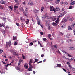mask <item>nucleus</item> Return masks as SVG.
I'll use <instances>...</instances> for the list:
<instances>
[{"instance_id":"obj_1","label":"nucleus","mask_w":75,"mask_h":75,"mask_svg":"<svg viewBox=\"0 0 75 75\" xmlns=\"http://www.w3.org/2000/svg\"><path fill=\"white\" fill-rule=\"evenodd\" d=\"M11 45V41H8V42L6 43V46L8 47V46H9V47H10Z\"/></svg>"},{"instance_id":"obj_2","label":"nucleus","mask_w":75,"mask_h":75,"mask_svg":"<svg viewBox=\"0 0 75 75\" xmlns=\"http://www.w3.org/2000/svg\"><path fill=\"white\" fill-rule=\"evenodd\" d=\"M24 67L25 69H28V64L27 63H25V64L24 65Z\"/></svg>"},{"instance_id":"obj_3","label":"nucleus","mask_w":75,"mask_h":75,"mask_svg":"<svg viewBox=\"0 0 75 75\" xmlns=\"http://www.w3.org/2000/svg\"><path fill=\"white\" fill-rule=\"evenodd\" d=\"M66 12L64 11L62 13H61V14L60 15V17H62L64 16V15L66 14Z\"/></svg>"},{"instance_id":"obj_4","label":"nucleus","mask_w":75,"mask_h":75,"mask_svg":"<svg viewBox=\"0 0 75 75\" xmlns=\"http://www.w3.org/2000/svg\"><path fill=\"white\" fill-rule=\"evenodd\" d=\"M0 3H1V4H4L6 3V1H4L1 0L0 1Z\"/></svg>"},{"instance_id":"obj_5","label":"nucleus","mask_w":75,"mask_h":75,"mask_svg":"<svg viewBox=\"0 0 75 75\" xmlns=\"http://www.w3.org/2000/svg\"><path fill=\"white\" fill-rule=\"evenodd\" d=\"M53 8H54L53 7V6H50V10L51 11H53Z\"/></svg>"},{"instance_id":"obj_6","label":"nucleus","mask_w":75,"mask_h":75,"mask_svg":"<svg viewBox=\"0 0 75 75\" xmlns=\"http://www.w3.org/2000/svg\"><path fill=\"white\" fill-rule=\"evenodd\" d=\"M18 8V6H17L16 5H15L14 6V10H17V8Z\"/></svg>"},{"instance_id":"obj_7","label":"nucleus","mask_w":75,"mask_h":75,"mask_svg":"<svg viewBox=\"0 0 75 75\" xmlns=\"http://www.w3.org/2000/svg\"><path fill=\"white\" fill-rule=\"evenodd\" d=\"M56 67L57 68H60L61 67V64H57L56 66Z\"/></svg>"},{"instance_id":"obj_8","label":"nucleus","mask_w":75,"mask_h":75,"mask_svg":"<svg viewBox=\"0 0 75 75\" xmlns=\"http://www.w3.org/2000/svg\"><path fill=\"white\" fill-rule=\"evenodd\" d=\"M69 49L70 50H75V48H74V47H69Z\"/></svg>"},{"instance_id":"obj_9","label":"nucleus","mask_w":75,"mask_h":75,"mask_svg":"<svg viewBox=\"0 0 75 75\" xmlns=\"http://www.w3.org/2000/svg\"><path fill=\"white\" fill-rule=\"evenodd\" d=\"M14 55H18V54L17 53H16V52H14L13 53H11Z\"/></svg>"},{"instance_id":"obj_10","label":"nucleus","mask_w":75,"mask_h":75,"mask_svg":"<svg viewBox=\"0 0 75 75\" xmlns=\"http://www.w3.org/2000/svg\"><path fill=\"white\" fill-rule=\"evenodd\" d=\"M67 29H68V30H72V28L70 26H69L68 28H67Z\"/></svg>"},{"instance_id":"obj_11","label":"nucleus","mask_w":75,"mask_h":75,"mask_svg":"<svg viewBox=\"0 0 75 75\" xmlns=\"http://www.w3.org/2000/svg\"><path fill=\"white\" fill-rule=\"evenodd\" d=\"M59 19H57V20H56V21H55V22H56V23L57 24H59Z\"/></svg>"},{"instance_id":"obj_12","label":"nucleus","mask_w":75,"mask_h":75,"mask_svg":"<svg viewBox=\"0 0 75 75\" xmlns=\"http://www.w3.org/2000/svg\"><path fill=\"white\" fill-rule=\"evenodd\" d=\"M57 23H55L54 22H53V23H52V25H53V26H56L57 25Z\"/></svg>"},{"instance_id":"obj_13","label":"nucleus","mask_w":75,"mask_h":75,"mask_svg":"<svg viewBox=\"0 0 75 75\" xmlns=\"http://www.w3.org/2000/svg\"><path fill=\"white\" fill-rule=\"evenodd\" d=\"M38 10H37L36 9L33 10V12H34V13H38Z\"/></svg>"},{"instance_id":"obj_14","label":"nucleus","mask_w":75,"mask_h":75,"mask_svg":"<svg viewBox=\"0 0 75 75\" xmlns=\"http://www.w3.org/2000/svg\"><path fill=\"white\" fill-rule=\"evenodd\" d=\"M15 13H16V15L19 14V13L18 11L17 10H16V11Z\"/></svg>"},{"instance_id":"obj_15","label":"nucleus","mask_w":75,"mask_h":75,"mask_svg":"<svg viewBox=\"0 0 75 75\" xmlns=\"http://www.w3.org/2000/svg\"><path fill=\"white\" fill-rule=\"evenodd\" d=\"M66 21H67V19H64V20H63L62 21V23H64L66 22Z\"/></svg>"},{"instance_id":"obj_16","label":"nucleus","mask_w":75,"mask_h":75,"mask_svg":"<svg viewBox=\"0 0 75 75\" xmlns=\"http://www.w3.org/2000/svg\"><path fill=\"white\" fill-rule=\"evenodd\" d=\"M55 10H56V11H60V9L58 7L56 8V9H55Z\"/></svg>"},{"instance_id":"obj_17","label":"nucleus","mask_w":75,"mask_h":75,"mask_svg":"<svg viewBox=\"0 0 75 75\" xmlns=\"http://www.w3.org/2000/svg\"><path fill=\"white\" fill-rule=\"evenodd\" d=\"M72 72L73 73H75V68H72Z\"/></svg>"},{"instance_id":"obj_18","label":"nucleus","mask_w":75,"mask_h":75,"mask_svg":"<svg viewBox=\"0 0 75 75\" xmlns=\"http://www.w3.org/2000/svg\"><path fill=\"white\" fill-rule=\"evenodd\" d=\"M38 60V59H35V62H33V63H35V62H37Z\"/></svg>"},{"instance_id":"obj_19","label":"nucleus","mask_w":75,"mask_h":75,"mask_svg":"<svg viewBox=\"0 0 75 75\" xmlns=\"http://www.w3.org/2000/svg\"><path fill=\"white\" fill-rule=\"evenodd\" d=\"M75 25V22H74L73 23H72V27L74 28Z\"/></svg>"},{"instance_id":"obj_20","label":"nucleus","mask_w":75,"mask_h":75,"mask_svg":"<svg viewBox=\"0 0 75 75\" xmlns=\"http://www.w3.org/2000/svg\"><path fill=\"white\" fill-rule=\"evenodd\" d=\"M32 63V60H30V61L29 62V65H31V63Z\"/></svg>"},{"instance_id":"obj_21","label":"nucleus","mask_w":75,"mask_h":75,"mask_svg":"<svg viewBox=\"0 0 75 75\" xmlns=\"http://www.w3.org/2000/svg\"><path fill=\"white\" fill-rule=\"evenodd\" d=\"M16 38H17L16 37H14V36H13V40H16Z\"/></svg>"},{"instance_id":"obj_22","label":"nucleus","mask_w":75,"mask_h":75,"mask_svg":"<svg viewBox=\"0 0 75 75\" xmlns=\"http://www.w3.org/2000/svg\"><path fill=\"white\" fill-rule=\"evenodd\" d=\"M0 9L1 10L3 9V6L2 5H0Z\"/></svg>"},{"instance_id":"obj_23","label":"nucleus","mask_w":75,"mask_h":75,"mask_svg":"<svg viewBox=\"0 0 75 75\" xmlns=\"http://www.w3.org/2000/svg\"><path fill=\"white\" fill-rule=\"evenodd\" d=\"M43 10H44V7H42L41 8V12H42Z\"/></svg>"},{"instance_id":"obj_24","label":"nucleus","mask_w":75,"mask_h":75,"mask_svg":"<svg viewBox=\"0 0 75 75\" xmlns=\"http://www.w3.org/2000/svg\"><path fill=\"white\" fill-rule=\"evenodd\" d=\"M56 1H57V2H56V4H58L60 1V0H56Z\"/></svg>"},{"instance_id":"obj_25","label":"nucleus","mask_w":75,"mask_h":75,"mask_svg":"<svg viewBox=\"0 0 75 75\" xmlns=\"http://www.w3.org/2000/svg\"><path fill=\"white\" fill-rule=\"evenodd\" d=\"M29 68H30L32 69L33 68L32 66L31 65H29Z\"/></svg>"},{"instance_id":"obj_26","label":"nucleus","mask_w":75,"mask_h":75,"mask_svg":"<svg viewBox=\"0 0 75 75\" xmlns=\"http://www.w3.org/2000/svg\"><path fill=\"white\" fill-rule=\"evenodd\" d=\"M38 25H40V20H38Z\"/></svg>"},{"instance_id":"obj_27","label":"nucleus","mask_w":75,"mask_h":75,"mask_svg":"<svg viewBox=\"0 0 75 75\" xmlns=\"http://www.w3.org/2000/svg\"><path fill=\"white\" fill-rule=\"evenodd\" d=\"M28 21H26V25H27L28 24V23H29V21L28 19H27Z\"/></svg>"},{"instance_id":"obj_28","label":"nucleus","mask_w":75,"mask_h":75,"mask_svg":"<svg viewBox=\"0 0 75 75\" xmlns=\"http://www.w3.org/2000/svg\"><path fill=\"white\" fill-rule=\"evenodd\" d=\"M25 12L28 11V8H25Z\"/></svg>"},{"instance_id":"obj_29","label":"nucleus","mask_w":75,"mask_h":75,"mask_svg":"<svg viewBox=\"0 0 75 75\" xmlns=\"http://www.w3.org/2000/svg\"><path fill=\"white\" fill-rule=\"evenodd\" d=\"M66 59H67V61H68L69 62H71L72 61L71 60V59H70L67 58Z\"/></svg>"},{"instance_id":"obj_30","label":"nucleus","mask_w":75,"mask_h":75,"mask_svg":"<svg viewBox=\"0 0 75 75\" xmlns=\"http://www.w3.org/2000/svg\"><path fill=\"white\" fill-rule=\"evenodd\" d=\"M10 52H11V53H13V52H14V50H11L10 51Z\"/></svg>"},{"instance_id":"obj_31","label":"nucleus","mask_w":75,"mask_h":75,"mask_svg":"<svg viewBox=\"0 0 75 75\" xmlns=\"http://www.w3.org/2000/svg\"><path fill=\"white\" fill-rule=\"evenodd\" d=\"M8 8H10V10H11L12 11V8H11V6H8Z\"/></svg>"},{"instance_id":"obj_32","label":"nucleus","mask_w":75,"mask_h":75,"mask_svg":"<svg viewBox=\"0 0 75 75\" xmlns=\"http://www.w3.org/2000/svg\"><path fill=\"white\" fill-rule=\"evenodd\" d=\"M71 59V61L74 60V62H75V59H74L71 58V59Z\"/></svg>"},{"instance_id":"obj_33","label":"nucleus","mask_w":75,"mask_h":75,"mask_svg":"<svg viewBox=\"0 0 75 75\" xmlns=\"http://www.w3.org/2000/svg\"><path fill=\"white\" fill-rule=\"evenodd\" d=\"M42 62V61H40V62H37V64H39L40 63H41Z\"/></svg>"},{"instance_id":"obj_34","label":"nucleus","mask_w":75,"mask_h":75,"mask_svg":"<svg viewBox=\"0 0 75 75\" xmlns=\"http://www.w3.org/2000/svg\"><path fill=\"white\" fill-rule=\"evenodd\" d=\"M52 28V27L50 26L48 27V30H49L50 29Z\"/></svg>"},{"instance_id":"obj_35","label":"nucleus","mask_w":75,"mask_h":75,"mask_svg":"<svg viewBox=\"0 0 75 75\" xmlns=\"http://www.w3.org/2000/svg\"><path fill=\"white\" fill-rule=\"evenodd\" d=\"M17 70L20 71V68L19 67H17Z\"/></svg>"},{"instance_id":"obj_36","label":"nucleus","mask_w":75,"mask_h":75,"mask_svg":"<svg viewBox=\"0 0 75 75\" xmlns=\"http://www.w3.org/2000/svg\"><path fill=\"white\" fill-rule=\"evenodd\" d=\"M14 45H17V42H14Z\"/></svg>"},{"instance_id":"obj_37","label":"nucleus","mask_w":75,"mask_h":75,"mask_svg":"<svg viewBox=\"0 0 75 75\" xmlns=\"http://www.w3.org/2000/svg\"><path fill=\"white\" fill-rule=\"evenodd\" d=\"M65 26L64 25H62V26H61V27H62V28H64Z\"/></svg>"},{"instance_id":"obj_38","label":"nucleus","mask_w":75,"mask_h":75,"mask_svg":"<svg viewBox=\"0 0 75 75\" xmlns=\"http://www.w3.org/2000/svg\"><path fill=\"white\" fill-rule=\"evenodd\" d=\"M47 35H48V37L49 38H50V37H51V35L50 34Z\"/></svg>"},{"instance_id":"obj_39","label":"nucleus","mask_w":75,"mask_h":75,"mask_svg":"<svg viewBox=\"0 0 75 75\" xmlns=\"http://www.w3.org/2000/svg\"><path fill=\"white\" fill-rule=\"evenodd\" d=\"M28 4H29V5H32V2H30V3H28Z\"/></svg>"},{"instance_id":"obj_40","label":"nucleus","mask_w":75,"mask_h":75,"mask_svg":"<svg viewBox=\"0 0 75 75\" xmlns=\"http://www.w3.org/2000/svg\"><path fill=\"white\" fill-rule=\"evenodd\" d=\"M69 21L71 22H72V21H73V20L72 18H70L69 20Z\"/></svg>"},{"instance_id":"obj_41","label":"nucleus","mask_w":75,"mask_h":75,"mask_svg":"<svg viewBox=\"0 0 75 75\" xmlns=\"http://www.w3.org/2000/svg\"><path fill=\"white\" fill-rule=\"evenodd\" d=\"M64 4L65 5H68V3L67 2H65L64 3Z\"/></svg>"},{"instance_id":"obj_42","label":"nucleus","mask_w":75,"mask_h":75,"mask_svg":"<svg viewBox=\"0 0 75 75\" xmlns=\"http://www.w3.org/2000/svg\"><path fill=\"white\" fill-rule=\"evenodd\" d=\"M59 34H60L61 35H63V33H62L61 32H59Z\"/></svg>"},{"instance_id":"obj_43","label":"nucleus","mask_w":75,"mask_h":75,"mask_svg":"<svg viewBox=\"0 0 75 75\" xmlns=\"http://www.w3.org/2000/svg\"><path fill=\"white\" fill-rule=\"evenodd\" d=\"M3 52V50H0V54H1Z\"/></svg>"},{"instance_id":"obj_44","label":"nucleus","mask_w":75,"mask_h":75,"mask_svg":"<svg viewBox=\"0 0 75 75\" xmlns=\"http://www.w3.org/2000/svg\"><path fill=\"white\" fill-rule=\"evenodd\" d=\"M46 40H47V39H46V38H43V40H44V42Z\"/></svg>"},{"instance_id":"obj_45","label":"nucleus","mask_w":75,"mask_h":75,"mask_svg":"<svg viewBox=\"0 0 75 75\" xmlns=\"http://www.w3.org/2000/svg\"><path fill=\"white\" fill-rule=\"evenodd\" d=\"M40 34H41V35H44V33H43V32H40Z\"/></svg>"},{"instance_id":"obj_46","label":"nucleus","mask_w":75,"mask_h":75,"mask_svg":"<svg viewBox=\"0 0 75 75\" xmlns=\"http://www.w3.org/2000/svg\"><path fill=\"white\" fill-rule=\"evenodd\" d=\"M72 6H70L69 7V9H72Z\"/></svg>"},{"instance_id":"obj_47","label":"nucleus","mask_w":75,"mask_h":75,"mask_svg":"<svg viewBox=\"0 0 75 75\" xmlns=\"http://www.w3.org/2000/svg\"><path fill=\"white\" fill-rule=\"evenodd\" d=\"M19 63H21L22 62V60H19Z\"/></svg>"},{"instance_id":"obj_48","label":"nucleus","mask_w":75,"mask_h":75,"mask_svg":"<svg viewBox=\"0 0 75 75\" xmlns=\"http://www.w3.org/2000/svg\"><path fill=\"white\" fill-rule=\"evenodd\" d=\"M53 11L55 12L56 11V10L55 9V8H53Z\"/></svg>"},{"instance_id":"obj_49","label":"nucleus","mask_w":75,"mask_h":75,"mask_svg":"<svg viewBox=\"0 0 75 75\" xmlns=\"http://www.w3.org/2000/svg\"><path fill=\"white\" fill-rule=\"evenodd\" d=\"M30 68H28V70L29 71H32V69H30Z\"/></svg>"},{"instance_id":"obj_50","label":"nucleus","mask_w":75,"mask_h":75,"mask_svg":"<svg viewBox=\"0 0 75 75\" xmlns=\"http://www.w3.org/2000/svg\"><path fill=\"white\" fill-rule=\"evenodd\" d=\"M53 47H54V48H57V46H56V45H54Z\"/></svg>"},{"instance_id":"obj_51","label":"nucleus","mask_w":75,"mask_h":75,"mask_svg":"<svg viewBox=\"0 0 75 75\" xmlns=\"http://www.w3.org/2000/svg\"><path fill=\"white\" fill-rule=\"evenodd\" d=\"M69 67L70 68H71V69L72 68V66L71 65H69Z\"/></svg>"},{"instance_id":"obj_52","label":"nucleus","mask_w":75,"mask_h":75,"mask_svg":"<svg viewBox=\"0 0 75 75\" xmlns=\"http://www.w3.org/2000/svg\"><path fill=\"white\" fill-rule=\"evenodd\" d=\"M62 69L63 71H64V72H66V69H64V68H63Z\"/></svg>"},{"instance_id":"obj_53","label":"nucleus","mask_w":75,"mask_h":75,"mask_svg":"<svg viewBox=\"0 0 75 75\" xmlns=\"http://www.w3.org/2000/svg\"><path fill=\"white\" fill-rule=\"evenodd\" d=\"M21 25H22V27H23L24 25V24H23V23H21Z\"/></svg>"},{"instance_id":"obj_54","label":"nucleus","mask_w":75,"mask_h":75,"mask_svg":"<svg viewBox=\"0 0 75 75\" xmlns=\"http://www.w3.org/2000/svg\"><path fill=\"white\" fill-rule=\"evenodd\" d=\"M16 25H17V26H19V24L18 23H16Z\"/></svg>"},{"instance_id":"obj_55","label":"nucleus","mask_w":75,"mask_h":75,"mask_svg":"<svg viewBox=\"0 0 75 75\" xmlns=\"http://www.w3.org/2000/svg\"><path fill=\"white\" fill-rule=\"evenodd\" d=\"M67 64L68 65H70V63L69 62H67Z\"/></svg>"},{"instance_id":"obj_56","label":"nucleus","mask_w":75,"mask_h":75,"mask_svg":"<svg viewBox=\"0 0 75 75\" xmlns=\"http://www.w3.org/2000/svg\"><path fill=\"white\" fill-rule=\"evenodd\" d=\"M30 45L31 46L33 45V43L32 42H30Z\"/></svg>"},{"instance_id":"obj_57","label":"nucleus","mask_w":75,"mask_h":75,"mask_svg":"<svg viewBox=\"0 0 75 75\" xmlns=\"http://www.w3.org/2000/svg\"><path fill=\"white\" fill-rule=\"evenodd\" d=\"M67 56L69 57H72V56H71L70 54H67Z\"/></svg>"},{"instance_id":"obj_58","label":"nucleus","mask_w":75,"mask_h":75,"mask_svg":"<svg viewBox=\"0 0 75 75\" xmlns=\"http://www.w3.org/2000/svg\"><path fill=\"white\" fill-rule=\"evenodd\" d=\"M24 15H25V17H27V15L26 14V13H25Z\"/></svg>"},{"instance_id":"obj_59","label":"nucleus","mask_w":75,"mask_h":75,"mask_svg":"<svg viewBox=\"0 0 75 75\" xmlns=\"http://www.w3.org/2000/svg\"><path fill=\"white\" fill-rule=\"evenodd\" d=\"M60 16H59L57 19H59V18H60Z\"/></svg>"},{"instance_id":"obj_60","label":"nucleus","mask_w":75,"mask_h":75,"mask_svg":"<svg viewBox=\"0 0 75 75\" xmlns=\"http://www.w3.org/2000/svg\"><path fill=\"white\" fill-rule=\"evenodd\" d=\"M74 4H74L70 3V5L72 6V5H74Z\"/></svg>"},{"instance_id":"obj_61","label":"nucleus","mask_w":75,"mask_h":75,"mask_svg":"<svg viewBox=\"0 0 75 75\" xmlns=\"http://www.w3.org/2000/svg\"><path fill=\"white\" fill-rule=\"evenodd\" d=\"M8 58L10 59H11V57L10 56L8 57Z\"/></svg>"},{"instance_id":"obj_62","label":"nucleus","mask_w":75,"mask_h":75,"mask_svg":"<svg viewBox=\"0 0 75 75\" xmlns=\"http://www.w3.org/2000/svg\"><path fill=\"white\" fill-rule=\"evenodd\" d=\"M38 44H39L40 45H41V43L40 42V41L38 42Z\"/></svg>"},{"instance_id":"obj_63","label":"nucleus","mask_w":75,"mask_h":75,"mask_svg":"<svg viewBox=\"0 0 75 75\" xmlns=\"http://www.w3.org/2000/svg\"><path fill=\"white\" fill-rule=\"evenodd\" d=\"M71 4H75V2L74 1L72 2V3Z\"/></svg>"},{"instance_id":"obj_64","label":"nucleus","mask_w":75,"mask_h":75,"mask_svg":"<svg viewBox=\"0 0 75 75\" xmlns=\"http://www.w3.org/2000/svg\"><path fill=\"white\" fill-rule=\"evenodd\" d=\"M14 63V60H12V61L11 62V63Z\"/></svg>"}]
</instances>
